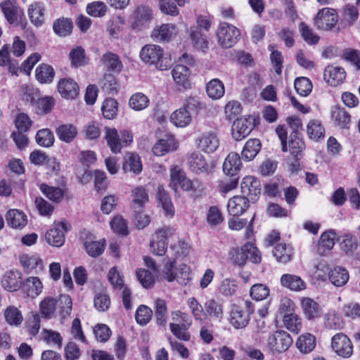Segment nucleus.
<instances>
[{
	"label": "nucleus",
	"instance_id": "1",
	"mask_svg": "<svg viewBox=\"0 0 360 360\" xmlns=\"http://www.w3.org/2000/svg\"><path fill=\"white\" fill-rule=\"evenodd\" d=\"M140 58L145 63L154 65L160 70H166L172 65L171 59L164 56L163 49L155 44L144 46L140 52Z\"/></svg>",
	"mask_w": 360,
	"mask_h": 360
},
{
	"label": "nucleus",
	"instance_id": "2",
	"mask_svg": "<svg viewBox=\"0 0 360 360\" xmlns=\"http://www.w3.org/2000/svg\"><path fill=\"white\" fill-rule=\"evenodd\" d=\"M292 344V338L286 331L279 330L270 333L266 340V347L272 353L281 354L286 352Z\"/></svg>",
	"mask_w": 360,
	"mask_h": 360
},
{
	"label": "nucleus",
	"instance_id": "3",
	"mask_svg": "<svg viewBox=\"0 0 360 360\" xmlns=\"http://www.w3.org/2000/svg\"><path fill=\"white\" fill-rule=\"evenodd\" d=\"M173 233L174 229L169 226H164L157 230L150 243L151 252L156 255H164L167 248L168 238Z\"/></svg>",
	"mask_w": 360,
	"mask_h": 360
},
{
	"label": "nucleus",
	"instance_id": "4",
	"mask_svg": "<svg viewBox=\"0 0 360 360\" xmlns=\"http://www.w3.org/2000/svg\"><path fill=\"white\" fill-rule=\"evenodd\" d=\"M239 36V30L235 26L226 22L220 23L217 32L218 42L225 49L232 47L236 43Z\"/></svg>",
	"mask_w": 360,
	"mask_h": 360
},
{
	"label": "nucleus",
	"instance_id": "5",
	"mask_svg": "<svg viewBox=\"0 0 360 360\" xmlns=\"http://www.w3.org/2000/svg\"><path fill=\"white\" fill-rule=\"evenodd\" d=\"M338 20V16L335 9L323 8L314 17V24L318 30H330L335 27Z\"/></svg>",
	"mask_w": 360,
	"mask_h": 360
},
{
	"label": "nucleus",
	"instance_id": "6",
	"mask_svg": "<svg viewBox=\"0 0 360 360\" xmlns=\"http://www.w3.org/2000/svg\"><path fill=\"white\" fill-rule=\"evenodd\" d=\"M175 260L170 261L166 264L163 274L165 278L169 282L177 280L181 284H186L191 278L189 277V269L186 264L179 266V269L175 268Z\"/></svg>",
	"mask_w": 360,
	"mask_h": 360
},
{
	"label": "nucleus",
	"instance_id": "7",
	"mask_svg": "<svg viewBox=\"0 0 360 360\" xmlns=\"http://www.w3.org/2000/svg\"><path fill=\"white\" fill-rule=\"evenodd\" d=\"M331 348L337 355L343 358H349L353 353L352 341L342 333H337L332 338Z\"/></svg>",
	"mask_w": 360,
	"mask_h": 360
},
{
	"label": "nucleus",
	"instance_id": "8",
	"mask_svg": "<svg viewBox=\"0 0 360 360\" xmlns=\"http://www.w3.org/2000/svg\"><path fill=\"white\" fill-rule=\"evenodd\" d=\"M240 190L242 194L254 203L261 193L260 181L252 176H245L241 182Z\"/></svg>",
	"mask_w": 360,
	"mask_h": 360
},
{
	"label": "nucleus",
	"instance_id": "9",
	"mask_svg": "<svg viewBox=\"0 0 360 360\" xmlns=\"http://www.w3.org/2000/svg\"><path fill=\"white\" fill-rule=\"evenodd\" d=\"M68 230L67 225L65 222L61 221L56 224L55 226L49 230L46 235L45 238L46 242L54 247H61L65 240V233Z\"/></svg>",
	"mask_w": 360,
	"mask_h": 360
},
{
	"label": "nucleus",
	"instance_id": "10",
	"mask_svg": "<svg viewBox=\"0 0 360 360\" xmlns=\"http://www.w3.org/2000/svg\"><path fill=\"white\" fill-rule=\"evenodd\" d=\"M187 165L189 169L195 174L208 172L210 167L205 157L198 151L187 154Z\"/></svg>",
	"mask_w": 360,
	"mask_h": 360
},
{
	"label": "nucleus",
	"instance_id": "11",
	"mask_svg": "<svg viewBox=\"0 0 360 360\" xmlns=\"http://www.w3.org/2000/svg\"><path fill=\"white\" fill-rule=\"evenodd\" d=\"M279 139L283 152L288 150L295 158L301 156L304 143L300 136H279Z\"/></svg>",
	"mask_w": 360,
	"mask_h": 360
},
{
	"label": "nucleus",
	"instance_id": "12",
	"mask_svg": "<svg viewBox=\"0 0 360 360\" xmlns=\"http://www.w3.org/2000/svg\"><path fill=\"white\" fill-rule=\"evenodd\" d=\"M3 287L8 291H17L22 286V274L17 269L6 271L1 281Z\"/></svg>",
	"mask_w": 360,
	"mask_h": 360
},
{
	"label": "nucleus",
	"instance_id": "13",
	"mask_svg": "<svg viewBox=\"0 0 360 360\" xmlns=\"http://www.w3.org/2000/svg\"><path fill=\"white\" fill-rule=\"evenodd\" d=\"M345 77V71L341 67L328 65L325 69L324 79L330 86H337L342 84Z\"/></svg>",
	"mask_w": 360,
	"mask_h": 360
},
{
	"label": "nucleus",
	"instance_id": "14",
	"mask_svg": "<svg viewBox=\"0 0 360 360\" xmlns=\"http://www.w3.org/2000/svg\"><path fill=\"white\" fill-rule=\"evenodd\" d=\"M0 6L6 19L10 24L21 21L24 17L22 10L9 0L2 2Z\"/></svg>",
	"mask_w": 360,
	"mask_h": 360
},
{
	"label": "nucleus",
	"instance_id": "15",
	"mask_svg": "<svg viewBox=\"0 0 360 360\" xmlns=\"http://www.w3.org/2000/svg\"><path fill=\"white\" fill-rule=\"evenodd\" d=\"M250 202L251 201L243 195V196L235 195L228 202V212L232 216H240L249 207Z\"/></svg>",
	"mask_w": 360,
	"mask_h": 360
},
{
	"label": "nucleus",
	"instance_id": "16",
	"mask_svg": "<svg viewBox=\"0 0 360 360\" xmlns=\"http://www.w3.org/2000/svg\"><path fill=\"white\" fill-rule=\"evenodd\" d=\"M191 71L189 68L183 64L176 65L172 70V75L175 83L184 89L191 86L189 76Z\"/></svg>",
	"mask_w": 360,
	"mask_h": 360
},
{
	"label": "nucleus",
	"instance_id": "17",
	"mask_svg": "<svg viewBox=\"0 0 360 360\" xmlns=\"http://www.w3.org/2000/svg\"><path fill=\"white\" fill-rule=\"evenodd\" d=\"M177 33L176 27L171 23L162 24L151 32V37L159 41H168Z\"/></svg>",
	"mask_w": 360,
	"mask_h": 360
},
{
	"label": "nucleus",
	"instance_id": "18",
	"mask_svg": "<svg viewBox=\"0 0 360 360\" xmlns=\"http://www.w3.org/2000/svg\"><path fill=\"white\" fill-rule=\"evenodd\" d=\"M179 146L178 141L174 136H166L160 139L153 148V153L157 156H162L166 153L176 150Z\"/></svg>",
	"mask_w": 360,
	"mask_h": 360
},
{
	"label": "nucleus",
	"instance_id": "19",
	"mask_svg": "<svg viewBox=\"0 0 360 360\" xmlns=\"http://www.w3.org/2000/svg\"><path fill=\"white\" fill-rule=\"evenodd\" d=\"M58 92L68 99H72L77 96L79 92L78 84L70 78L61 79L58 84Z\"/></svg>",
	"mask_w": 360,
	"mask_h": 360
},
{
	"label": "nucleus",
	"instance_id": "20",
	"mask_svg": "<svg viewBox=\"0 0 360 360\" xmlns=\"http://www.w3.org/2000/svg\"><path fill=\"white\" fill-rule=\"evenodd\" d=\"M241 166L239 155L236 153H231L224 162L223 170L226 175L236 176L240 170Z\"/></svg>",
	"mask_w": 360,
	"mask_h": 360
},
{
	"label": "nucleus",
	"instance_id": "21",
	"mask_svg": "<svg viewBox=\"0 0 360 360\" xmlns=\"http://www.w3.org/2000/svg\"><path fill=\"white\" fill-rule=\"evenodd\" d=\"M281 284L283 287L292 291H301L306 289L305 282L298 276L285 274L281 277Z\"/></svg>",
	"mask_w": 360,
	"mask_h": 360
},
{
	"label": "nucleus",
	"instance_id": "22",
	"mask_svg": "<svg viewBox=\"0 0 360 360\" xmlns=\"http://www.w3.org/2000/svg\"><path fill=\"white\" fill-rule=\"evenodd\" d=\"M131 208L133 211L143 210L146 203L148 201V193L146 188L141 186L131 190Z\"/></svg>",
	"mask_w": 360,
	"mask_h": 360
},
{
	"label": "nucleus",
	"instance_id": "23",
	"mask_svg": "<svg viewBox=\"0 0 360 360\" xmlns=\"http://www.w3.org/2000/svg\"><path fill=\"white\" fill-rule=\"evenodd\" d=\"M7 224L13 229H22L27 223L26 214L19 210H10L6 214Z\"/></svg>",
	"mask_w": 360,
	"mask_h": 360
},
{
	"label": "nucleus",
	"instance_id": "24",
	"mask_svg": "<svg viewBox=\"0 0 360 360\" xmlns=\"http://www.w3.org/2000/svg\"><path fill=\"white\" fill-rule=\"evenodd\" d=\"M153 19V11L147 6H138L135 11L134 26L139 29L146 27Z\"/></svg>",
	"mask_w": 360,
	"mask_h": 360
},
{
	"label": "nucleus",
	"instance_id": "25",
	"mask_svg": "<svg viewBox=\"0 0 360 360\" xmlns=\"http://www.w3.org/2000/svg\"><path fill=\"white\" fill-rule=\"evenodd\" d=\"M122 169L125 172H133L139 174L143 169L141 158L138 154L127 153L124 157Z\"/></svg>",
	"mask_w": 360,
	"mask_h": 360
},
{
	"label": "nucleus",
	"instance_id": "26",
	"mask_svg": "<svg viewBox=\"0 0 360 360\" xmlns=\"http://www.w3.org/2000/svg\"><path fill=\"white\" fill-rule=\"evenodd\" d=\"M347 270L342 266H335L328 272V278L330 283L336 287L345 285L349 281Z\"/></svg>",
	"mask_w": 360,
	"mask_h": 360
},
{
	"label": "nucleus",
	"instance_id": "27",
	"mask_svg": "<svg viewBox=\"0 0 360 360\" xmlns=\"http://www.w3.org/2000/svg\"><path fill=\"white\" fill-rule=\"evenodd\" d=\"M255 127L254 119L240 117L236 120L232 125L233 134L249 135Z\"/></svg>",
	"mask_w": 360,
	"mask_h": 360
},
{
	"label": "nucleus",
	"instance_id": "28",
	"mask_svg": "<svg viewBox=\"0 0 360 360\" xmlns=\"http://www.w3.org/2000/svg\"><path fill=\"white\" fill-rule=\"evenodd\" d=\"M250 316L247 312L239 307H233L231 312V323L234 328L239 329L247 326Z\"/></svg>",
	"mask_w": 360,
	"mask_h": 360
},
{
	"label": "nucleus",
	"instance_id": "29",
	"mask_svg": "<svg viewBox=\"0 0 360 360\" xmlns=\"http://www.w3.org/2000/svg\"><path fill=\"white\" fill-rule=\"evenodd\" d=\"M301 305L304 314L308 319H314L321 316V308L314 300L304 297L302 300Z\"/></svg>",
	"mask_w": 360,
	"mask_h": 360
},
{
	"label": "nucleus",
	"instance_id": "30",
	"mask_svg": "<svg viewBox=\"0 0 360 360\" xmlns=\"http://www.w3.org/2000/svg\"><path fill=\"white\" fill-rule=\"evenodd\" d=\"M43 285L38 277L32 276L27 278L22 285V290L28 297L34 298L42 291Z\"/></svg>",
	"mask_w": 360,
	"mask_h": 360
},
{
	"label": "nucleus",
	"instance_id": "31",
	"mask_svg": "<svg viewBox=\"0 0 360 360\" xmlns=\"http://www.w3.org/2000/svg\"><path fill=\"white\" fill-rule=\"evenodd\" d=\"M331 117L335 124L340 128H347L351 120L349 113L343 108L335 106L331 109Z\"/></svg>",
	"mask_w": 360,
	"mask_h": 360
},
{
	"label": "nucleus",
	"instance_id": "32",
	"mask_svg": "<svg viewBox=\"0 0 360 360\" xmlns=\"http://www.w3.org/2000/svg\"><path fill=\"white\" fill-rule=\"evenodd\" d=\"M316 345L315 336L308 333L301 335L296 342V347L303 354H309L312 352Z\"/></svg>",
	"mask_w": 360,
	"mask_h": 360
},
{
	"label": "nucleus",
	"instance_id": "33",
	"mask_svg": "<svg viewBox=\"0 0 360 360\" xmlns=\"http://www.w3.org/2000/svg\"><path fill=\"white\" fill-rule=\"evenodd\" d=\"M101 62L106 70L110 72H120L122 68L120 57L112 52L105 53L101 58Z\"/></svg>",
	"mask_w": 360,
	"mask_h": 360
},
{
	"label": "nucleus",
	"instance_id": "34",
	"mask_svg": "<svg viewBox=\"0 0 360 360\" xmlns=\"http://www.w3.org/2000/svg\"><path fill=\"white\" fill-rule=\"evenodd\" d=\"M206 92L211 99L218 100L224 95V85L219 79H212L206 85Z\"/></svg>",
	"mask_w": 360,
	"mask_h": 360
},
{
	"label": "nucleus",
	"instance_id": "35",
	"mask_svg": "<svg viewBox=\"0 0 360 360\" xmlns=\"http://www.w3.org/2000/svg\"><path fill=\"white\" fill-rule=\"evenodd\" d=\"M261 150V141L257 138L248 140L243 149L242 157L246 160H253Z\"/></svg>",
	"mask_w": 360,
	"mask_h": 360
},
{
	"label": "nucleus",
	"instance_id": "36",
	"mask_svg": "<svg viewBox=\"0 0 360 360\" xmlns=\"http://www.w3.org/2000/svg\"><path fill=\"white\" fill-rule=\"evenodd\" d=\"M190 39L193 46L198 50L205 51L208 46L207 37L202 33L198 27H191Z\"/></svg>",
	"mask_w": 360,
	"mask_h": 360
},
{
	"label": "nucleus",
	"instance_id": "37",
	"mask_svg": "<svg viewBox=\"0 0 360 360\" xmlns=\"http://www.w3.org/2000/svg\"><path fill=\"white\" fill-rule=\"evenodd\" d=\"M273 254L278 262L285 264L292 259L293 250L290 245L279 243L274 248Z\"/></svg>",
	"mask_w": 360,
	"mask_h": 360
},
{
	"label": "nucleus",
	"instance_id": "38",
	"mask_svg": "<svg viewBox=\"0 0 360 360\" xmlns=\"http://www.w3.org/2000/svg\"><path fill=\"white\" fill-rule=\"evenodd\" d=\"M6 322L11 326H19L23 321V316L21 311L15 306H8L4 310Z\"/></svg>",
	"mask_w": 360,
	"mask_h": 360
},
{
	"label": "nucleus",
	"instance_id": "39",
	"mask_svg": "<svg viewBox=\"0 0 360 360\" xmlns=\"http://www.w3.org/2000/svg\"><path fill=\"white\" fill-rule=\"evenodd\" d=\"M133 136H105L108 145L114 153H120L122 148L129 146L133 141Z\"/></svg>",
	"mask_w": 360,
	"mask_h": 360
},
{
	"label": "nucleus",
	"instance_id": "40",
	"mask_svg": "<svg viewBox=\"0 0 360 360\" xmlns=\"http://www.w3.org/2000/svg\"><path fill=\"white\" fill-rule=\"evenodd\" d=\"M28 15L31 22L39 27L44 21V8L40 3L32 4L28 8Z\"/></svg>",
	"mask_w": 360,
	"mask_h": 360
},
{
	"label": "nucleus",
	"instance_id": "41",
	"mask_svg": "<svg viewBox=\"0 0 360 360\" xmlns=\"http://www.w3.org/2000/svg\"><path fill=\"white\" fill-rule=\"evenodd\" d=\"M205 316L207 315L212 319H220L223 316L222 304L214 299L207 300L204 304Z\"/></svg>",
	"mask_w": 360,
	"mask_h": 360
},
{
	"label": "nucleus",
	"instance_id": "42",
	"mask_svg": "<svg viewBox=\"0 0 360 360\" xmlns=\"http://www.w3.org/2000/svg\"><path fill=\"white\" fill-rule=\"evenodd\" d=\"M170 120L175 126L185 127L191 122V116L185 108H181L172 114Z\"/></svg>",
	"mask_w": 360,
	"mask_h": 360
},
{
	"label": "nucleus",
	"instance_id": "43",
	"mask_svg": "<svg viewBox=\"0 0 360 360\" xmlns=\"http://www.w3.org/2000/svg\"><path fill=\"white\" fill-rule=\"evenodd\" d=\"M196 143L198 147L206 153H213L219 145L217 136H200Z\"/></svg>",
	"mask_w": 360,
	"mask_h": 360
},
{
	"label": "nucleus",
	"instance_id": "44",
	"mask_svg": "<svg viewBox=\"0 0 360 360\" xmlns=\"http://www.w3.org/2000/svg\"><path fill=\"white\" fill-rule=\"evenodd\" d=\"M155 317L159 326H165L167 321V307L165 300L157 299L155 302Z\"/></svg>",
	"mask_w": 360,
	"mask_h": 360
},
{
	"label": "nucleus",
	"instance_id": "45",
	"mask_svg": "<svg viewBox=\"0 0 360 360\" xmlns=\"http://www.w3.org/2000/svg\"><path fill=\"white\" fill-rule=\"evenodd\" d=\"M56 309L59 315L63 318L69 316L72 311V302L70 296L68 295H61L56 300Z\"/></svg>",
	"mask_w": 360,
	"mask_h": 360
},
{
	"label": "nucleus",
	"instance_id": "46",
	"mask_svg": "<svg viewBox=\"0 0 360 360\" xmlns=\"http://www.w3.org/2000/svg\"><path fill=\"white\" fill-rule=\"evenodd\" d=\"M184 108L188 111L200 113L201 111L207 110V105L205 102L202 101L197 96L191 95L184 101Z\"/></svg>",
	"mask_w": 360,
	"mask_h": 360
},
{
	"label": "nucleus",
	"instance_id": "47",
	"mask_svg": "<svg viewBox=\"0 0 360 360\" xmlns=\"http://www.w3.org/2000/svg\"><path fill=\"white\" fill-rule=\"evenodd\" d=\"M157 199L165 210V214L172 216L174 214L173 205L168 193L164 190L162 186H158Z\"/></svg>",
	"mask_w": 360,
	"mask_h": 360
},
{
	"label": "nucleus",
	"instance_id": "48",
	"mask_svg": "<svg viewBox=\"0 0 360 360\" xmlns=\"http://www.w3.org/2000/svg\"><path fill=\"white\" fill-rule=\"evenodd\" d=\"M57 302L53 297L44 298L39 304L40 312L43 317L49 319H51L56 309Z\"/></svg>",
	"mask_w": 360,
	"mask_h": 360
},
{
	"label": "nucleus",
	"instance_id": "49",
	"mask_svg": "<svg viewBox=\"0 0 360 360\" xmlns=\"http://www.w3.org/2000/svg\"><path fill=\"white\" fill-rule=\"evenodd\" d=\"M54 74L53 68L47 64H41L36 69V78L41 83L51 82Z\"/></svg>",
	"mask_w": 360,
	"mask_h": 360
},
{
	"label": "nucleus",
	"instance_id": "50",
	"mask_svg": "<svg viewBox=\"0 0 360 360\" xmlns=\"http://www.w3.org/2000/svg\"><path fill=\"white\" fill-rule=\"evenodd\" d=\"M104 131L105 135H117V131L115 129L103 127L101 124L95 122L89 123L84 129L86 135H99Z\"/></svg>",
	"mask_w": 360,
	"mask_h": 360
},
{
	"label": "nucleus",
	"instance_id": "51",
	"mask_svg": "<svg viewBox=\"0 0 360 360\" xmlns=\"http://www.w3.org/2000/svg\"><path fill=\"white\" fill-rule=\"evenodd\" d=\"M283 321L285 327L290 332L297 334L302 328L301 319L295 314L283 316Z\"/></svg>",
	"mask_w": 360,
	"mask_h": 360
},
{
	"label": "nucleus",
	"instance_id": "52",
	"mask_svg": "<svg viewBox=\"0 0 360 360\" xmlns=\"http://www.w3.org/2000/svg\"><path fill=\"white\" fill-rule=\"evenodd\" d=\"M118 103L113 98H106L102 105L101 110L105 118L112 120L115 118L118 111Z\"/></svg>",
	"mask_w": 360,
	"mask_h": 360
},
{
	"label": "nucleus",
	"instance_id": "53",
	"mask_svg": "<svg viewBox=\"0 0 360 360\" xmlns=\"http://www.w3.org/2000/svg\"><path fill=\"white\" fill-rule=\"evenodd\" d=\"M108 280L114 289H122L124 286V276L117 266H113L108 271Z\"/></svg>",
	"mask_w": 360,
	"mask_h": 360
},
{
	"label": "nucleus",
	"instance_id": "54",
	"mask_svg": "<svg viewBox=\"0 0 360 360\" xmlns=\"http://www.w3.org/2000/svg\"><path fill=\"white\" fill-rule=\"evenodd\" d=\"M110 224L114 233L122 236L128 235V221L122 216L117 215L114 217Z\"/></svg>",
	"mask_w": 360,
	"mask_h": 360
},
{
	"label": "nucleus",
	"instance_id": "55",
	"mask_svg": "<svg viewBox=\"0 0 360 360\" xmlns=\"http://www.w3.org/2000/svg\"><path fill=\"white\" fill-rule=\"evenodd\" d=\"M340 248L346 252L352 253L358 246L356 238L351 233H347L340 237Z\"/></svg>",
	"mask_w": 360,
	"mask_h": 360
},
{
	"label": "nucleus",
	"instance_id": "56",
	"mask_svg": "<svg viewBox=\"0 0 360 360\" xmlns=\"http://www.w3.org/2000/svg\"><path fill=\"white\" fill-rule=\"evenodd\" d=\"M105 246V240L98 241H86L84 243V247L87 254L92 257H97L100 256L103 252Z\"/></svg>",
	"mask_w": 360,
	"mask_h": 360
},
{
	"label": "nucleus",
	"instance_id": "57",
	"mask_svg": "<svg viewBox=\"0 0 360 360\" xmlns=\"http://www.w3.org/2000/svg\"><path fill=\"white\" fill-rule=\"evenodd\" d=\"M191 326H186V324H179L177 323H170L169 328L172 333L178 339L183 341H188L191 338V334L188 328Z\"/></svg>",
	"mask_w": 360,
	"mask_h": 360
},
{
	"label": "nucleus",
	"instance_id": "58",
	"mask_svg": "<svg viewBox=\"0 0 360 360\" xmlns=\"http://www.w3.org/2000/svg\"><path fill=\"white\" fill-rule=\"evenodd\" d=\"M41 192L51 200L58 202L64 195L63 191L58 187L49 186L46 184H41L40 186Z\"/></svg>",
	"mask_w": 360,
	"mask_h": 360
},
{
	"label": "nucleus",
	"instance_id": "59",
	"mask_svg": "<svg viewBox=\"0 0 360 360\" xmlns=\"http://www.w3.org/2000/svg\"><path fill=\"white\" fill-rule=\"evenodd\" d=\"M148 104V98L142 93L133 94L129 101V106L134 110H142L147 108Z\"/></svg>",
	"mask_w": 360,
	"mask_h": 360
},
{
	"label": "nucleus",
	"instance_id": "60",
	"mask_svg": "<svg viewBox=\"0 0 360 360\" xmlns=\"http://www.w3.org/2000/svg\"><path fill=\"white\" fill-rule=\"evenodd\" d=\"M72 29V23L68 18L58 19L53 23V30L59 36L65 37L70 34Z\"/></svg>",
	"mask_w": 360,
	"mask_h": 360
},
{
	"label": "nucleus",
	"instance_id": "61",
	"mask_svg": "<svg viewBox=\"0 0 360 360\" xmlns=\"http://www.w3.org/2000/svg\"><path fill=\"white\" fill-rule=\"evenodd\" d=\"M206 219L211 227H215L223 222L224 217L218 207L211 206L207 212Z\"/></svg>",
	"mask_w": 360,
	"mask_h": 360
},
{
	"label": "nucleus",
	"instance_id": "62",
	"mask_svg": "<svg viewBox=\"0 0 360 360\" xmlns=\"http://www.w3.org/2000/svg\"><path fill=\"white\" fill-rule=\"evenodd\" d=\"M295 89L297 94L302 96H307L312 89V84L307 77H298L294 82Z\"/></svg>",
	"mask_w": 360,
	"mask_h": 360
},
{
	"label": "nucleus",
	"instance_id": "63",
	"mask_svg": "<svg viewBox=\"0 0 360 360\" xmlns=\"http://www.w3.org/2000/svg\"><path fill=\"white\" fill-rule=\"evenodd\" d=\"M137 279L145 288H150L155 283V276L152 272L145 269H139L136 272Z\"/></svg>",
	"mask_w": 360,
	"mask_h": 360
},
{
	"label": "nucleus",
	"instance_id": "64",
	"mask_svg": "<svg viewBox=\"0 0 360 360\" xmlns=\"http://www.w3.org/2000/svg\"><path fill=\"white\" fill-rule=\"evenodd\" d=\"M86 10L89 15L94 18H101L105 15L107 6L103 2L98 1L87 4Z\"/></svg>",
	"mask_w": 360,
	"mask_h": 360
}]
</instances>
